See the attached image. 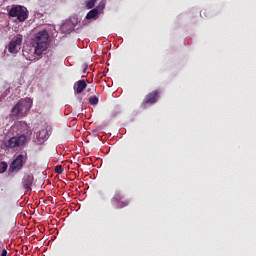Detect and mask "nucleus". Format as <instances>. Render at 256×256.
Listing matches in <instances>:
<instances>
[{"label":"nucleus","mask_w":256,"mask_h":256,"mask_svg":"<svg viewBox=\"0 0 256 256\" xmlns=\"http://www.w3.org/2000/svg\"><path fill=\"white\" fill-rule=\"evenodd\" d=\"M87 89V81L85 80H78L75 84H74V93L75 94H81L83 93V90Z\"/></svg>","instance_id":"9b49d317"},{"label":"nucleus","mask_w":256,"mask_h":256,"mask_svg":"<svg viewBox=\"0 0 256 256\" xmlns=\"http://www.w3.org/2000/svg\"><path fill=\"white\" fill-rule=\"evenodd\" d=\"M21 43H23V38L21 36L16 37L8 44V51L12 55H17L19 53V47H21Z\"/></svg>","instance_id":"423d86ee"},{"label":"nucleus","mask_w":256,"mask_h":256,"mask_svg":"<svg viewBox=\"0 0 256 256\" xmlns=\"http://www.w3.org/2000/svg\"><path fill=\"white\" fill-rule=\"evenodd\" d=\"M112 205L115 209H123V207L129 205V202H123V195H121L120 192H117L112 199Z\"/></svg>","instance_id":"6e6552de"},{"label":"nucleus","mask_w":256,"mask_h":256,"mask_svg":"<svg viewBox=\"0 0 256 256\" xmlns=\"http://www.w3.org/2000/svg\"><path fill=\"white\" fill-rule=\"evenodd\" d=\"M12 130L22 133L21 135H25V137H29L31 135V130H29V126L25 122H16L12 126Z\"/></svg>","instance_id":"0eeeda50"},{"label":"nucleus","mask_w":256,"mask_h":256,"mask_svg":"<svg viewBox=\"0 0 256 256\" xmlns=\"http://www.w3.org/2000/svg\"><path fill=\"white\" fill-rule=\"evenodd\" d=\"M87 69H88V66H87V65H84L83 73H87Z\"/></svg>","instance_id":"aec40b11"},{"label":"nucleus","mask_w":256,"mask_h":256,"mask_svg":"<svg viewBox=\"0 0 256 256\" xmlns=\"http://www.w3.org/2000/svg\"><path fill=\"white\" fill-rule=\"evenodd\" d=\"M27 161V156L23 154H19L11 163L10 165V171H21L23 169V165H25Z\"/></svg>","instance_id":"39448f33"},{"label":"nucleus","mask_w":256,"mask_h":256,"mask_svg":"<svg viewBox=\"0 0 256 256\" xmlns=\"http://www.w3.org/2000/svg\"><path fill=\"white\" fill-rule=\"evenodd\" d=\"M33 181H35V178L33 177V174H26L24 175L22 179V185L25 191H29L31 187H33Z\"/></svg>","instance_id":"1a4fd4ad"},{"label":"nucleus","mask_w":256,"mask_h":256,"mask_svg":"<svg viewBox=\"0 0 256 256\" xmlns=\"http://www.w3.org/2000/svg\"><path fill=\"white\" fill-rule=\"evenodd\" d=\"M27 143V136L19 135L11 137L8 141L5 142V147L7 149H16L17 147H23Z\"/></svg>","instance_id":"20e7f679"},{"label":"nucleus","mask_w":256,"mask_h":256,"mask_svg":"<svg viewBox=\"0 0 256 256\" xmlns=\"http://www.w3.org/2000/svg\"><path fill=\"white\" fill-rule=\"evenodd\" d=\"M95 3H97V0H87L86 7L88 9H93L95 7Z\"/></svg>","instance_id":"4468645a"},{"label":"nucleus","mask_w":256,"mask_h":256,"mask_svg":"<svg viewBox=\"0 0 256 256\" xmlns=\"http://www.w3.org/2000/svg\"><path fill=\"white\" fill-rule=\"evenodd\" d=\"M31 43L32 47H34L35 49V55L41 57V55H43V52L49 49V32H47V30L37 32L36 34H34Z\"/></svg>","instance_id":"f257e3e1"},{"label":"nucleus","mask_w":256,"mask_h":256,"mask_svg":"<svg viewBox=\"0 0 256 256\" xmlns=\"http://www.w3.org/2000/svg\"><path fill=\"white\" fill-rule=\"evenodd\" d=\"M36 137L39 143H45L49 139V130H47V126H44L39 132L36 133Z\"/></svg>","instance_id":"9d476101"},{"label":"nucleus","mask_w":256,"mask_h":256,"mask_svg":"<svg viewBox=\"0 0 256 256\" xmlns=\"http://www.w3.org/2000/svg\"><path fill=\"white\" fill-rule=\"evenodd\" d=\"M97 15H99V9L94 8L87 13L86 19H97Z\"/></svg>","instance_id":"ddd939ff"},{"label":"nucleus","mask_w":256,"mask_h":256,"mask_svg":"<svg viewBox=\"0 0 256 256\" xmlns=\"http://www.w3.org/2000/svg\"><path fill=\"white\" fill-rule=\"evenodd\" d=\"M33 107V100L31 98H24L19 100V102L12 108L13 117H26Z\"/></svg>","instance_id":"f03ea898"},{"label":"nucleus","mask_w":256,"mask_h":256,"mask_svg":"<svg viewBox=\"0 0 256 256\" xmlns=\"http://www.w3.org/2000/svg\"><path fill=\"white\" fill-rule=\"evenodd\" d=\"M4 171H7V164H6V163H3V164H2V173H3Z\"/></svg>","instance_id":"a211bd4d"},{"label":"nucleus","mask_w":256,"mask_h":256,"mask_svg":"<svg viewBox=\"0 0 256 256\" xmlns=\"http://www.w3.org/2000/svg\"><path fill=\"white\" fill-rule=\"evenodd\" d=\"M89 103L90 105H97V103H99V98H97L96 96H91L89 98Z\"/></svg>","instance_id":"2eb2a0df"},{"label":"nucleus","mask_w":256,"mask_h":256,"mask_svg":"<svg viewBox=\"0 0 256 256\" xmlns=\"http://www.w3.org/2000/svg\"><path fill=\"white\" fill-rule=\"evenodd\" d=\"M96 9H98V11H103V9H105V0H102Z\"/></svg>","instance_id":"dca6fc26"},{"label":"nucleus","mask_w":256,"mask_h":256,"mask_svg":"<svg viewBox=\"0 0 256 256\" xmlns=\"http://www.w3.org/2000/svg\"><path fill=\"white\" fill-rule=\"evenodd\" d=\"M157 99H159V92L154 91L146 97L145 103H150V105H153V103H157Z\"/></svg>","instance_id":"f8f14e48"},{"label":"nucleus","mask_w":256,"mask_h":256,"mask_svg":"<svg viewBox=\"0 0 256 256\" xmlns=\"http://www.w3.org/2000/svg\"><path fill=\"white\" fill-rule=\"evenodd\" d=\"M56 173H58L59 175H61V173H63V167H61V166H56Z\"/></svg>","instance_id":"f3484780"},{"label":"nucleus","mask_w":256,"mask_h":256,"mask_svg":"<svg viewBox=\"0 0 256 256\" xmlns=\"http://www.w3.org/2000/svg\"><path fill=\"white\" fill-rule=\"evenodd\" d=\"M0 256H7V250H6V249H3Z\"/></svg>","instance_id":"6ab92c4d"},{"label":"nucleus","mask_w":256,"mask_h":256,"mask_svg":"<svg viewBox=\"0 0 256 256\" xmlns=\"http://www.w3.org/2000/svg\"><path fill=\"white\" fill-rule=\"evenodd\" d=\"M9 17L17 18L19 23H23L29 17V11L25 6L14 5L8 12Z\"/></svg>","instance_id":"7ed1b4c3"}]
</instances>
